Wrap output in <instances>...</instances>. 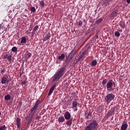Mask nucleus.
Instances as JSON below:
<instances>
[{"label":"nucleus","instance_id":"6e6552de","mask_svg":"<svg viewBox=\"0 0 130 130\" xmlns=\"http://www.w3.org/2000/svg\"><path fill=\"white\" fill-rule=\"evenodd\" d=\"M34 115L29 114L28 116L26 117V120L28 122V124L31 123V121L33 120V116Z\"/></svg>","mask_w":130,"mask_h":130},{"label":"nucleus","instance_id":"a211bd4d","mask_svg":"<svg viewBox=\"0 0 130 130\" xmlns=\"http://www.w3.org/2000/svg\"><path fill=\"white\" fill-rule=\"evenodd\" d=\"M120 27L122 28V29H124L125 28V23L124 21H121L119 24Z\"/></svg>","mask_w":130,"mask_h":130},{"label":"nucleus","instance_id":"de8ad7c7","mask_svg":"<svg viewBox=\"0 0 130 130\" xmlns=\"http://www.w3.org/2000/svg\"><path fill=\"white\" fill-rule=\"evenodd\" d=\"M108 3H109V1H108Z\"/></svg>","mask_w":130,"mask_h":130},{"label":"nucleus","instance_id":"a18cd8bd","mask_svg":"<svg viewBox=\"0 0 130 130\" xmlns=\"http://www.w3.org/2000/svg\"><path fill=\"white\" fill-rule=\"evenodd\" d=\"M5 55H6L7 56H9V54H7Z\"/></svg>","mask_w":130,"mask_h":130},{"label":"nucleus","instance_id":"cd10ccee","mask_svg":"<svg viewBox=\"0 0 130 130\" xmlns=\"http://www.w3.org/2000/svg\"><path fill=\"white\" fill-rule=\"evenodd\" d=\"M30 11H31L32 13H35V12H36V9H35V7H31L30 9Z\"/></svg>","mask_w":130,"mask_h":130},{"label":"nucleus","instance_id":"dca6fc26","mask_svg":"<svg viewBox=\"0 0 130 130\" xmlns=\"http://www.w3.org/2000/svg\"><path fill=\"white\" fill-rule=\"evenodd\" d=\"M66 120V119H64V117L61 116L58 118V122H63Z\"/></svg>","mask_w":130,"mask_h":130},{"label":"nucleus","instance_id":"c756f323","mask_svg":"<svg viewBox=\"0 0 130 130\" xmlns=\"http://www.w3.org/2000/svg\"><path fill=\"white\" fill-rule=\"evenodd\" d=\"M115 36H116V37L118 38V37H119V36H120V34L118 31H115Z\"/></svg>","mask_w":130,"mask_h":130},{"label":"nucleus","instance_id":"5701e85b","mask_svg":"<svg viewBox=\"0 0 130 130\" xmlns=\"http://www.w3.org/2000/svg\"><path fill=\"white\" fill-rule=\"evenodd\" d=\"M11 99V95L10 94L6 95L5 96V100L6 101H9Z\"/></svg>","mask_w":130,"mask_h":130},{"label":"nucleus","instance_id":"ea45409f","mask_svg":"<svg viewBox=\"0 0 130 130\" xmlns=\"http://www.w3.org/2000/svg\"><path fill=\"white\" fill-rule=\"evenodd\" d=\"M6 82L7 83H9V82H11V79H7V81Z\"/></svg>","mask_w":130,"mask_h":130},{"label":"nucleus","instance_id":"0eeeda50","mask_svg":"<svg viewBox=\"0 0 130 130\" xmlns=\"http://www.w3.org/2000/svg\"><path fill=\"white\" fill-rule=\"evenodd\" d=\"M117 108H116V107H113L111 108L110 110H109L107 114V116L109 117L110 116L114 115V112H115V110H116Z\"/></svg>","mask_w":130,"mask_h":130},{"label":"nucleus","instance_id":"f704fd0d","mask_svg":"<svg viewBox=\"0 0 130 130\" xmlns=\"http://www.w3.org/2000/svg\"><path fill=\"white\" fill-rule=\"evenodd\" d=\"M40 4L41 5V6H42V7H44L45 3H44V1H42L40 2Z\"/></svg>","mask_w":130,"mask_h":130},{"label":"nucleus","instance_id":"49530a36","mask_svg":"<svg viewBox=\"0 0 130 130\" xmlns=\"http://www.w3.org/2000/svg\"><path fill=\"white\" fill-rule=\"evenodd\" d=\"M2 115V113L0 112V116Z\"/></svg>","mask_w":130,"mask_h":130},{"label":"nucleus","instance_id":"7c9ffc66","mask_svg":"<svg viewBox=\"0 0 130 130\" xmlns=\"http://www.w3.org/2000/svg\"><path fill=\"white\" fill-rule=\"evenodd\" d=\"M7 128L6 127V125H4L3 126H0V130H5Z\"/></svg>","mask_w":130,"mask_h":130},{"label":"nucleus","instance_id":"473e14b6","mask_svg":"<svg viewBox=\"0 0 130 130\" xmlns=\"http://www.w3.org/2000/svg\"><path fill=\"white\" fill-rule=\"evenodd\" d=\"M83 25V21H81V20H80L79 22H78V26L79 27H82V25Z\"/></svg>","mask_w":130,"mask_h":130},{"label":"nucleus","instance_id":"423d86ee","mask_svg":"<svg viewBox=\"0 0 130 130\" xmlns=\"http://www.w3.org/2000/svg\"><path fill=\"white\" fill-rule=\"evenodd\" d=\"M115 98V95L112 93H109L106 95L105 98V101L107 103H109L111 101H112Z\"/></svg>","mask_w":130,"mask_h":130},{"label":"nucleus","instance_id":"58836bf2","mask_svg":"<svg viewBox=\"0 0 130 130\" xmlns=\"http://www.w3.org/2000/svg\"><path fill=\"white\" fill-rule=\"evenodd\" d=\"M26 81H23L22 82V85H25L26 84Z\"/></svg>","mask_w":130,"mask_h":130},{"label":"nucleus","instance_id":"e433bc0d","mask_svg":"<svg viewBox=\"0 0 130 130\" xmlns=\"http://www.w3.org/2000/svg\"><path fill=\"white\" fill-rule=\"evenodd\" d=\"M87 53V50H85L83 51V52L81 53V54L85 55Z\"/></svg>","mask_w":130,"mask_h":130},{"label":"nucleus","instance_id":"393cba45","mask_svg":"<svg viewBox=\"0 0 130 130\" xmlns=\"http://www.w3.org/2000/svg\"><path fill=\"white\" fill-rule=\"evenodd\" d=\"M11 50L12 52H18V48L17 47H13Z\"/></svg>","mask_w":130,"mask_h":130},{"label":"nucleus","instance_id":"72a5a7b5","mask_svg":"<svg viewBox=\"0 0 130 130\" xmlns=\"http://www.w3.org/2000/svg\"><path fill=\"white\" fill-rule=\"evenodd\" d=\"M7 59L9 61H12V55H10L7 57Z\"/></svg>","mask_w":130,"mask_h":130},{"label":"nucleus","instance_id":"2f4dec72","mask_svg":"<svg viewBox=\"0 0 130 130\" xmlns=\"http://www.w3.org/2000/svg\"><path fill=\"white\" fill-rule=\"evenodd\" d=\"M91 116H92V113L91 112H89L87 114V116L86 117V118L88 119V118H89V117Z\"/></svg>","mask_w":130,"mask_h":130},{"label":"nucleus","instance_id":"a878e982","mask_svg":"<svg viewBox=\"0 0 130 130\" xmlns=\"http://www.w3.org/2000/svg\"><path fill=\"white\" fill-rule=\"evenodd\" d=\"M107 83V79H105L102 81V84L103 86H105V85H106Z\"/></svg>","mask_w":130,"mask_h":130},{"label":"nucleus","instance_id":"7ed1b4c3","mask_svg":"<svg viewBox=\"0 0 130 130\" xmlns=\"http://www.w3.org/2000/svg\"><path fill=\"white\" fill-rule=\"evenodd\" d=\"M113 85H114V87H115V83H114V81L112 80H110L107 82L106 85L107 91H110V92H111V91H114V88H112Z\"/></svg>","mask_w":130,"mask_h":130},{"label":"nucleus","instance_id":"f257e3e1","mask_svg":"<svg viewBox=\"0 0 130 130\" xmlns=\"http://www.w3.org/2000/svg\"><path fill=\"white\" fill-rule=\"evenodd\" d=\"M66 72H67V69H66L65 66L60 68L53 75L52 82H56V81H58L59 79L66 74Z\"/></svg>","mask_w":130,"mask_h":130},{"label":"nucleus","instance_id":"c03bdc74","mask_svg":"<svg viewBox=\"0 0 130 130\" xmlns=\"http://www.w3.org/2000/svg\"><path fill=\"white\" fill-rule=\"evenodd\" d=\"M4 58L5 59H7L8 58V56H7L6 55L4 56Z\"/></svg>","mask_w":130,"mask_h":130},{"label":"nucleus","instance_id":"1a4fd4ad","mask_svg":"<svg viewBox=\"0 0 130 130\" xmlns=\"http://www.w3.org/2000/svg\"><path fill=\"white\" fill-rule=\"evenodd\" d=\"M56 87V84H53L49 90V92L48 93V96H50V95L52 94V93L53 92V91L54 90Z\"/></svg>","mask_w":130,"mask_h":130},{"label":"nucleus","instance_id":"bb28decb","mask_svg":"<svg viewBox=\"0 0 130 130\" xmlns=\"http://www.w3.org/2000/svg\"><path fill=\"white\" fill-rule=\"evenodd\" d=\"M102 21H103V19H102V18H101L96 20V21H95L96 24H99V23H101V22H102Z\"/></svg>","mask_w":130,"mask_h":130},{"label":"nucleus","instance_id":"4468645a","mask_svg":"<svg viewBox=\"0 0 130 130\" xmlns=\"http://www.w3.org/2000/svg\"><path fill=\"white\" fill-rule=\"evenodd\" d=\"M66 124L67 126H71L73 124V118H71L70 120L67 121Z\"/></svg>","mask_w":130,"mask_h":130},{"label":"nucleus","instance_id":"9d476101","mask_svg":"<svg viewBox=\"0 0 130 130\" xmlns=\"http://www.w3.org/2000/svg\"><path fill=\"white\" fill-rule=\"evenodd\" d=\"M16 125L18 128L21 127V118L17 117L16 119Z\"/></svg>","mask_w":130,"mask_h":130},{"label":"nucleus","instance_id":"79ce46f5","mask_svg":"<svg viewBox=\"0 0 130 130\" xmlns=\"http://www.w3.org/2000/svg\"><path fill=\"white\" fill-rule=\"evenodd\" d=\"M1 73H2L3 74L5 73V70H2Z\"/></svg>","mask_w":130,"mask_h":130},{"label":"nucleus","instance_id":"6ab92c4d","mask_svg":"<svg viewBox=\"0 0 130 130\" xmlns=\"http://www.w3.org/2000/svg\"><path fill=\"white\" fill-rule=\"evenodd\" d=\"M72 106L76 108V110H75V111H77V110H78V108H77L78 102H77L76 101L74 102L72 104Z\"/></svg>","mask_w":130,"mask_h":130},{"label":"nucleus","instance_id":"4be33fe9","mask_svg":"<svg viewBox=\"0 0 130 130\" xmlns=\"http://www.w3.org/2000/svg\"><path fill=\"white\" fill-rule=\"evenodd\" d=\"M64 57H66V55H64V54H61V55H60L58 57V58L59 59H60V60H61L63 59V58H64Z\"/></svg>","mask_w":130,"mask_h":130},{"label":"nucleus","instance_id":"f3484780","mask_svg":"<svg viewBox=\"0 0 130 130\" xmlns=\"http://www.w3.org/2000/svg\"><path fill=\"white\" fill-rule=\"evenodd\" d=\"M118 13V11L117 10H115L111 14V17L112 18H113V17H115L116 16V14Z\"/></svg>","mask_w":130,"mask_h":130},{"label":"nucleus","instance_id":"37998d69","mask_svg":"<svg viewBox=\"0 0 130 130\" xmlns=\"http://www.w3.org/2000/svg\"><path fill=\"white\" fill-rule=\"evenodd\" d=\"M126 3L127 4H130V0H126Z\"/></svg>","mask_w":130,"mask_h":130},{"label":"nucleus","instance_id":"aec40b11","mask_svg":"<svg viewBox=\"0 0 130 130\" xmlns=\"http://www.w3.org/2000/svg\"><path fill=\"white\" fill-rule=\"evenodd\" d=\"M83 57H84V55L82 54H81L78 59L77 60L76 62H79V61H81V59H84Z\"/></svg>","mask_w":130,"mask_h":130},{"label":"nucleus","instance_id":"a19ab883","mask_svg":"<svg viewBox=\"0 0 130 130\" xmlns=\"http://www.w3.org/2000/svg\"><path fill=\"white\" fill-rule=\"evenodd\" d=\"M119 32H122V30L121 29H120V28H119V29H118Z\"/></svg>","mask_w":130,"mask_h":130},{"label":"nucleus","instance_id":"f03ea898","mask_svg":"<svg viewBox=\"0 0 130 130\" xmlns=\"http://www.w3.org/2000/svg\"><path fill=\"white\" fill-rule=\"evenodd\" d=\"M98 123L95 120L91 121L88 126L84 130H97L98 129Z\"/></svg>","mask_w":130,"mask_h":130},{"label":"nucleus","instance_id":"c85d7f7f","mask_svg":"<svg viewBox=\"0 0 130 130\" xmlns=\"http://www.w3.org/2000/svg\"><path fill=\"white\" fill-rule=\"evenodd\" d=\"M39 28V26L36 25L34 28L33 33H35V31H37V29Z\"/></svg>","mask_w":130,"mask_h":130},{"label":"nucleus","instance_id":"412c9836","mask_svg":"<svg viewBox=\"0 0 130 130\" xmlns=\"http://www.w3.org/2000/svg\"><path fill=\"white\" fill-rule=\"evenodd\" d=\"M90 65L91 66V67H95V66L97 65V61H96V60H92Z\"/></svg>","mask_w":130,"mask_h":130},{"label":"nucleus","instance_id":"c9c22d12","mask_svg":"<svg viewBox=\"0 0 130 130\" xmlns=\"http://www.w3.org/2000/svg\"><path fill=\"white\" fill-rule=\"evenodd\" d=\"M26 52L27 53V56L28 58L31 57V56H32V54H31V53L30 52H28V51H27Z\"/></svg>","mask_w":130,"mask_h":130},{"label":"nucleus","instance_id":"b1692460","mask_svg":"<svg viewBox=\"0 0 130 130\" xmlns=\"http://www.w3.org/2000/svg\"><path fill=\"white\" fill-rule=\"evenodd\" d=\"M1 83L2 84H6V83H7V78L6 77L2 78L1 80Z\"/></svg>","mask_w":130,"mask_h":130},{"label":"nucleus","instance_id":"2eb2a0df","mask_svg":"<svg viewBox=\"0 0 130 130\" xmlns=\"http://www.w3.org/2000/svg\"><path fill=\"white\" fill-rule=\"evenodd\" d=\"M50 32H48V34H47L46 37L44 38L43 41H46L47 40H49V39H50Z\"/></svg>","mask_w":130,"mask_h":130},{"label":"nucleus","instance_id":"20e7f679","mask_svg":"<svg viewBox=\"0 0 130 130\" xmlns=\"http://www.w3.org/2000/svg\"><path fill=\"white\" fill-rule=\"evenodd\" d=\"M77 51V49L76 48H74L73 50L71 52V53L68 55V56L67 58L66 63H69L72 59H73V57L75 56V54H76V52Z\"/></svg>","mask_w":130,"mask_h":130},{"label":"nucleus","instance_id":"4c0bfd02","mask_svg":"<svg viewBox=\"0 0 130 130\" xmlns=\"http://www.w3.org/2000/svg\"><path fill=\"white\" fill-rule=\"evenodd\" d=\"M36 119H37V120H39V119H40V116H37L36 117Z\"/></svg>","mask_w":130,"mask_h":130},{"label":"nucleus","instance_id":"ddd939ff","mask_svg":"<svg viewBox=\"0 0 130 130\" xmlns=\"http://www.w3.org/2000/svg\"><path fill=\"white\" fill-rule=\"evenodd\" d=\"M21 43L22 44H26V42L27 41V39L25 37H22L20 38Z\"/></svg>","mask_w":130,"mask_h":130},{"label":"nucleus","instance_id":"f8f14e48","mask_svg":"<svg viewBox=\"0 0 130 130\" xmlns=\"http://www.w3.org/2000/svg\"><path fill=\"white\" fill-rule=\"evenodd\" d=\"M127 126H128L127 123H125L122 124L121 126V130L127 129Z\"/></svg>","mask_w":130,"mask_h":130},{"label":"nucleus","instance_id":"9b49d317","mask_svg":"<svg viewBox=\"0 0 130 130\" xmlns=\"http://www.w3.org/2000/svg\"><path fill=\"white\" fill-rule=\"evenodd\" d=\"M64 117L67 120L71 119V113L69 112H66L64 114Z\"/></svg>","mask_w":130,"mask_h":130},{"label":"nucleus","instance_id":"39448f33","mask_svg":"<svg viewBox=\"0 0 130 130\" xmlns=\"http://www.w3.org/2000/svg\"><path fill=\"white\" fill-rule=\"evenodd\" d=\"M39 104H40V100L39 99L35 105L34 106V107L31 109L30 111L31 112L30 113V114H32V115H34L35 113L36 112V111L37 110L38 108V106H39Z\"/></svg>","mask_w":130,"mask_h":130}]
</instances>
